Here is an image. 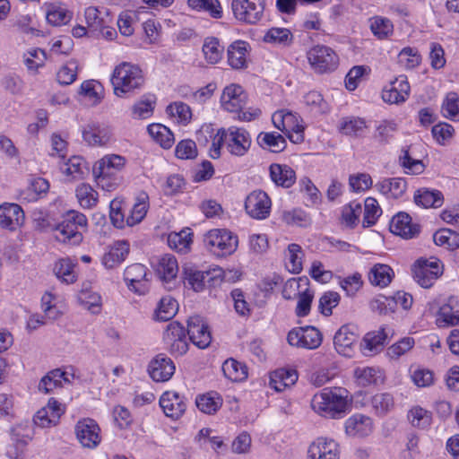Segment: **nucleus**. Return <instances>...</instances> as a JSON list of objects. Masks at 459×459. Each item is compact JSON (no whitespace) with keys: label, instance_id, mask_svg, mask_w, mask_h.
Wrapping results in <instances>:
<instances>
[{"label":"nucleus","instance_id":"nucleus-1","mask_svg":"<svg viewBox=\"0 0 459 459\" xmlns=\"http://www.w3.org/2000/svg\"><path fill=\"white\" fill-rule=\"evenodd\" d=\"M195 138L204 145H206L211 138L209 156L213 160L221 157L222 147L232 156L243 157L249 152L252 144L251 134L246 128L237 126L221 127L214 132L212 125H204L196 131Z\"/></svg>","mask_w":459,"mask_h":459},{"label":"nucleus","instance_id":"nucleus-2","mask_svg":"<svg viewBox=\"0 0 459 459\" xmlns=\"http://www.w3.org/2000/svg\"><path fill=\"white\" fill-rule=\"evenodd\" d=\"M351 401L350 392L346 388L324 387L314 394L311 407L321 417L338 420L348 412Z\"/></svg>","mask_w":459,"mask_h":459},{"label":"nucleus","instance_id":"nucleus-3","mask_svg":"<svg viewBox=\"0 0 459 459\" xmlns=\"http://www.w3.org/2000/svg\"><path fill=\"white\" fill-rule=\"evenodd\" d=\"M126 157L109 153L98 160L92 169L96 184L103 190L110 192L115 190L121 182L120 173L126 168Z\"/></svg>","mask_w":459,"mask_h":459},{"label":"nucleus","instance_id":"nucleus-4","mask_svg":"<svg viewBox=\"0 0 459 459\" xmlns=\"http://www.w3.org/2000/svg\"><path fill=\"white\" fill-rule=\"evenodd\" d=\"M248 100V96L239 84L231 83L226 86L221 95V108L227 112L236 114V119L240 122H251L257 119L262 111L257 107H249L244 109Z\"/></svg>","mask_w":459,"mask_h":459},{"label":"nucleus","instance_id":"nucleus-5","mask_svg":"<svg viewBox=\"0 0 459 459\" xmlns=\"http://www.w3.org/2000/svg\"><path fill=\"white\" fill-rule=\"evenodd\" d=\"M110 82L114 94L124 98L140 90L145 82L144 74L139 65L122 62L115 66Z\"/></svg>","mask_w":459,"mask_h":459},{"label":"nucleus","instance_id":"nucleus-6","mask_svg":"<svg viewBox=\"0 0 459 459\" xmlns=\"http://www.w3.org/2000/svg\"><path fill=\"white\" fill-rule=\"evenodd\" d=\"M88 226L87 217L76 211L69 210L56 225V238L62 243L77 246L82 243L83 237L82 230Z\"/></svg>","mask_w":459,"mask_h":459},{"label":"nucleus","instance_id":"nucleus-7","mask_svg":"<svg viewBox=\"0 0 459 459\" xmlns=\"http://www.w3.org/2000/svg\"><path fill=\"white\" fill-rule=\"evenodd\" d=\"M205 248L216 257H227L233 255L238 247L237 234L225 228L209 230L204 235Z\"/></svg>","mask_w":459,"mask_h":459},{"label":"nucleus","instance_id":"nucleus-8","mask_svg":"<svg viewBox=\"0 0 459 459\" xmlns=\"http://www.w3.org/2000/svg\"><path fill=\"white\" fill-rule=\"evenodd\" d=\"M306 57L311 70L316 74H327L337 70L340 58L337 52L329 46L316 44L306 53Z\"/></svg>","mask_w":459,"mask_h":459},{"label":"nucleus","instance_id":"nucleus-9","mask_svg":"<svg viewBox=\"0 0 459 459\" xmlns=\"http://www.w3.org/2000/svg\"><path fill=\"white\" fill-rule=\"evenodd\" d=\"M272 122L291 143L299 144L304 142L305 126L299 114L285 108L280 109L273 114Z\"/></svg>","mask_w":459,"mask_h":459},{"label":"nucleus","instance_id":"nucleus-10","mask_svg":"<svg viewBox=\"0 0 459 459\" xmlns=\"http://www.w3.org/2000/svg\"><path fill=\"white\" fill-rule=\"evenodd\" d=\"M165 349L175 357L185 355L189 349L186 328L178 321L169 322L162 334Z\"/></svg>","mask_w":459,"mask_h":459},{"label":"nucleus","instance_id":"nucleus-11","mask_svg":"<svg viewBox=\"0 0 459 459\" xmlns=\"http://www.w3.org/2000/svg\"><path fill=\"white\" fill-rule=\"evenodd\" d=\"M265 4V0H232L231 9L238 22L256 24L264 17Z\"/></svg>","mask_w":459,"mask_h":459},{"label":"nucleus","instance_id":"nucleus-12","mask_svg":"<svg viewBox=\"0 0 459 459\" xmlns=\"http://www.w3.org/2000/svg\"><path fill=\"white\" fill-rule=\"evenodd\" d=\"M290 346L315 350L323 342V333L316 326L307 325L291 329L287 335Z\"/></svg>","mask_w":459,"mask_h":459},{"label":"nucleus","instance_id":"nucleus-13","mask_svg":"<svg viewBox=\"0 0 459 459\" xmlns=\"http://www.w3.org/2000/svg\"><path fill=\"white\" fill-rule=\"evenodd\" d=\"M413 279L422 288H430L443 273V265L438 260L418 259L411 268Z\"/></svg>","mask_w":459,"mask_h":459},{"label":"nucleus","instance_id":"nucleus-14","mask_svg":"<svg viewBox=\"0 0 459 459\" xmlns=\"http://www.w3.org/2000/svg\"><path fill=\"white\" fill-rule=\"evenodd\" d=\"M66 411V405L56 398L48 399V403L33 416V423L41 429H50L59 424L61 417Z\"/></svg>","mask_w":459,"mask_h":459},{"label":"nucleus","instance_id":"nucleus-15","mask_svg":"<svg viewBox=\"0 0 459 459\" xmlns=\"http://www.w3.org/2000/svg\"><path fill=\"white\" fill-rule=\"evenodd\" d=\"M186 333L188 340L198 349H206L212 342V336L210 326L201 316L195 315L189 316Z\"/></svg>","mask_w":459,"mask_h":459},{"label":"nucleus","instance_id":"nucleus-16","mask_svg":"<svg viewBox=\"0 0 459 459\" xmlns=\"http://www.w3.org/2000/svg\"><path fill=\"white\" fill-rule=\"evenodd\" d=\"M148 268L143 264H133L124 271V281L128 289L138 295H144L150 290Z\"/></svg>","mask_w":459,"mask_h":459},{"label":"nucleus","instance_id":"nucleus-17","mask_svg":"<svg viewBox=\"0 0 459 459\" xmlns=\"http://www.w3.org/2000/svg\"><path fill=\"white\" fill-rule=\"evenodd\" d=\"M358 327L352 324L342 325L333 336L335 351L344 357H351L359 341Z\"/></svg>","mask_w":459,"mask_h":459},{"label":"nucleus","instance_id":"nucleus-18","mask_svg":"<svg viewBox=\"0 0 459 459\" xmlns=\"http://www.w3.org/2000/svg\"><path fill=\"white\" fill-rule=\"evenodd\" d=\"M411 86L408 78L404 74L398 75L386 84L381 93L384 102L399 105L405 102L410 96Z\"/></svg>","mask_w":459,"mask_h":459},{"label":"nucleus","instance_id":"nucleus-19","mask_svg":"<svg viewBox=\"0 0 459 459\" xmlns=\"http://www.w3.org/2000/svg\"><path fill=\"white\" fill-rule=\"evenodd\" d=\"M75 435L79 443L86 448H96L101 442L100 428L91 418H84L77 421Z\"/></svg>","mask_w":459,"mask_h":459},{"label":"nucleus","instance_id":"nucleus-20","mask_svg":"<svg viewBox=\"0 0 459 459\" xmlns=\"http://www.w3.org/2000/svg\"><path fill=\"white\" fill-rule=\"evenodd\" d=\"M375 188L387 200L405 201L408 198V183L404 178H381L376 183Z\"/></svg>","mask_w":459,"mask_h":459},{"label":"nucleus","instance_id":"nucleus-21","mask_svg":"<svg viewBox=\"0 0 459 459\" xmlns=\"http://www.w3.org/2000/svg\"><path fill=\"white\" fill-rule=\"evenodd\" d=\"M341 448L333 438L318 437L313 440L307 453V459H340Z\"/></svg>","mask_w":459,"mask_h":459},{"label":"nucleus","instance_id":"nucleus-22","mask_svg":"<svg viewBox=\"0 0 459 459\" xmlns=\"http://www.w3.org/2000/svg\"><path fill=\"white\" fill-rule=\"evenodd\" d=\"M271 207L272 201L270 197L262 190L251 192L245 201L247 213L256 220H264L269 217Z\"/></svg>","mask_w":459,"mask_h":459},{"label":"nucleus","instance_id":"nucleus-23","mask_svg":"<svg viewBox=\"0 0 459 459\" xmlns=\"http://www.w3.org/2000/svg\"><path fill=\"white\" fill-rule=\"evenodd\" d=\"M389 229L393 234L404 239L413 238L420 232V225L414 222L411 215L405 212H399L393 216Z\"/></svg>","mask_w":459,"mask_h":459},{"label":"nucleus","instance_id":"nucleus-24","mask_svg":"<svg viewBox=\"0 0 459 459\" xmlns=\"http://www.w3.org/2000/svg\"><path fill=\"white\" fill-rule=\"evenodd\" d=\"M155 275L165 285L169 284L177 279L179 267L177 258L171 254H165L152 263Z\"/></svg>","mask_w":459,"mask_h":459},{"label":"nucleus","instance_id":"nucleus-25","mask_svg":"<svg viewBox=\"0 0 459 459\" xmlns=\"http://www.w3.org/2000/svg\"><path fill=\"white\" fill-rule=\"evenodd\" d=\"M49 182L41 178L32 176L25 188L19 192L18 199L22 203H34L44 198L49 190Z\"/></svg>","mask_w":459,"mask_h":459},{"label":"nucleus","instance_id":"nucleus-26","mask_svg":"<svg viewBox=\"0 0 459 459\" xmlns=\"http://www.w3.org/2000/svg\"><path fill=\"white\" fill-rule=\"evenodd\" d=\"M176 370L173 360L164 354L157 355L149 364L148 372L155 382H167Z\"/></svg>","mask_w":459,"mask_h":459},{"label":"nucleus","instance_id":"nucleus-27","mask_svg":"<svg viewBox=\"0 0 459 459\" xmlns=\"http://www.w3.org/2000/svg\"><path fill=\"white\" fill-rule=\"evenodd\" d=\"M250 51L251 47L247 41L242 39L233 41L227 49L229 65L236 70L247 68Z\"/></svg>","mask_w":459,"mask_h":459},{"label":"nucleus","instance_id":"nucleus-28","mask_svg":"<svg viewBox=\"0 0 459 459\" xmlns=\"http://www.w3.org/2000/svg\"><path fill=\"white\" fill-rule=\"evenodd\" d=\"M159 403L164 414L173 420L179 419L186 409L184 397L174 391L164 392L160 398Z\"/></svg>","mask_w":459,"mask_h":459},{"label":"nucleus","instance_id":"nucleus-29","mask_svg":"<svg viewBox=\"0 0 459 459\" xmlns=\"http://www.w3.org/2000/svg\"><path fill=\"white\" fill-rule=\"evenodd\" d=\"M221 279L213 276L210 272H203L193 268L184 269V284L195 292L203 291L206 282L210 285H215L221 283Z\"/></svg>","mask_w":459,"mask_h":459},{"label":"nucleus","instance_id":"nucleus-30","mask_svg":"<svg viewBox=\"0 0 459 459\" xmlns=\"http://www.w3.org/2000/svg\"><path fill=\"white\" fill-rule=\"evenodd\" d=\"M82 134L83 141L90 146H105L112 138L110 127L98 123L88 124Z\"/></svg>","mask_w":459,"mask_h":459},{"label":"nucleus","instance_id":"nucleus-31","mask_svg":"<svg viewBox=\"0 0 459 459\" xmlns=\"http://www.w3.org/2000/svg\"><path fill=\"white\" fill-rule=\"evenodd\" d=\"M25 215L17 204L4 203L0 204V227L14 230L24 222Z\"/></svg>","mask_w":459,"mask_h":459},{"label":"nucleus","instance_id":"nucleus-32","mask_svg":"<svg viewBox=\"0 0 459 459\" xmlns=\"http://www.w3.org/2000/svg\"><path fill=\"white\" fill-rule=\"evenodd\" d=\"M345 432L353 437H365L369 436L374 429L370 417L360 413H355L344 422Z\"/></svg>","mask_w":459,"mask_h":459},{"label":"nucleus","instance_id":"nucleus-33","mask_svg":"<svg viewBox=\"0 0 459 459\" xmlns=\"http://www.w3.org/2000/svg\"><path fill=\"white\" fill-rule=\"evenodd\" d=\"M129 251L130 245L128 241H116L102 256V264L108 269L116 268L126 259Z\"/></svg>","mask_w":459,"mask_h":459},{"label":"nucleus","instance_id":"nucleus-34","mask_svg":"<svg viewBox=\"0 0 459 459\" xmlns=\"http://www.w3.org/2000/svg\"><path fill=\"white\" fill-rule=\"evenodd\" d=\"M271 180L283 188H290L296 183V172L287 164L273 163L269 167Z\"/></svg>","mask_w":459,"mask_h":459},{"label":"nucleus","instance_id":"nucleus-35","mask_svg":"<svg viewBox=\"0 0 459 459\" xmlns=\"http://www.w3.org/2000/svg\"><path fill=\"white\" fill-rule=\"evenodd\" d=\"M150 208L149 195L145 191L139 192L134 203L126 215L127 226L133 227L140 223L146 216Z\"/></svg>","mask_w":459,"mask_h":459},{"label":"nucleus","instance_id":"nucleus-36","mask_svg":"<svg viewBox=\"0 0 459 459\" xmlns=\"http://www.w3.org/2000/svg\"><path fill=\"white\" fill-rule=\"evenodd\" d=\"M368 126L365 118L355 116L344 117L340 120L338 130L346 136L361 137Z\"/></svg>","mask_w":459,"mask_h":459},{"label":"nucleus","instance_id":"nucleus-37","mask_svg":"<svg viewBox=\"0 0 459 459\" xmlns=\"http://www.w3.org/2000/svg\"><path fill=\"white\" fill-rule=\"evenodd\" d=\"M398 161L403 173L407 175H420L426 169L423 161L413 156L411 146H406L401 150Z\"/></svg>","mask_w":459,"mask_h":459},{"label":"nucleus","instance_id":"nucleus-38","mask_svg":"<svg viewBox=\"0 0 459 459\" xmlns=\"http://www.w3.org/2000/svg\"><path fill=\"white\" fill-rule=\"evenodd\" d=\"M298 373L295 369L278 368L270 375V387L277 392H282L293 385L298 380Z\"/></svg>","mask_w":459,"mask_h":459},{"label":"nucleus","instance_id":"nucleus-39","mask_svg":"<svg viewBox=\"0 0 459 459\" xmlns=\"http://www.w3.org/2000/svg\"><path fill=\"white\" fill-rule=\"evenodd\" d=\"M368 278L371 285L385 288L392 282L394 272L388 264H375L368 271Z\"/></svg>","mask_w":459,"mask_h":459},{"label":"nucleus","instance_id":"nucleus-40","mask_svg":"<svg viewBox=\"0 0 459 459\" xmlns=\"http://www.w3.org/2000/svg\"><path fill=\"white\" fill-rule=\"evenodd\" d=\"M387 339L388 333L386 332V328L381 326L379 329L370 331L364 335L361 342V348L366 354L367 351L370 353L377 352L384 348Z\"/></svg>","mask_w":459,"mask_h":459},{"label":"nucleus","instance_id":"nucleus-41","mask_svg":"<svg viewBox=\"0 0 459 459\" xmlns=\"http://www.w3.org/2000/svg\"><path fill=\"white\" fill-rule=\"evenodd\" d=\"M193 236L190 228H185L179 232H170L168 236V245L178 253L186 254L191 250Z\"/></svg>","mask_w":459,"mask_h":459},{"label":"nucleus","instance_id":"nucleus-42","mask_svg":"<svg viewBox=\"0 0 459 459\" xmlns=\"http://www.w3.org/2000/svg\"><path fill=\"white\" fill-rule=\"evenodd\" d=\"M293 39V33L290 29L281 27L269 28L263 36L264 43L282 48L290 46Z\"/></svg>","mask_w":459,"mask_h":459},{"label":"nucleus","instance_id":"nucleus-43","mask_svg":"<svg viewBox=\"0 0 459 459\" xmlns=\"http://www.w3.org/2000/svg\"><path fill=\"white\" fill-rule=\"evenodd\" d=\"M65 383H70L67 373L60 368H56L41 378L39 389L45 394H48L54 392L56 388H61Z\"/></svg>","mask_w":459,"mask_h":459},{"label":"nucleus","instance_id":"nucleus-44","mask_svg":"<svg viewBox=\"0 0 459 459\" xmlns=\"http://www.w3.org/2000/svg\"><path fill=\"white\" fill-rule=\"evenodd\" d=\"M61 170L66 180L74 181L82 179L88 171V168L82 157L73 156L65 163Z\"/></svg>","mask_w":459,"mask_h":459},{"label":"nucleus","instance_id":"nucleus-45","mask_svg":"<svg viewBox=\"0 0 459 459\" xmlns=\"http://www.w3.org/2000/svg\"><path fill=\"white\" fill-rule=\"evenodd\" d=\"M256 140L263 149L275 153L283 152L287 147L285 138L277 132H261Z\"/></svg>","mask_w":459,"mask_h":459},{"label":"nucleus","instance_id":"nucleus-46","mask_svg":"<svg viewBox=\"0 0 459 459\" xmlns=\"http://www.w3.org/2000/svg\"><path fill=\"white\" fill-rule=\"evenodd\" d=\"M75 197L84 210L92 209L99 203V193L89 183H81L76 186Z\"/></svg>","mask_w":459,"mask_h":459},{"label":"nucleus","instance_id":"nucleus-47","mask_svg":"<svg viewBox=\"0 0 459 459\" xmlns=\"http://www.w3.org/2000/svg\"><path fill=\"white\" fill-rule=\"evenodd\" d=\"M221 369L224 377L232 382H242L248 376L247 365L233 358L227 359L223 362Z\"/></svg>","mask_w":459,"mask_h":459},{"label":"nucleus","instance_id":"nucleus-48","mask_svg":"<svg viewBox=\"0 0 459 459\" xmlns=\"http://www.w3.org/2000/svg\"><path fill=\"white\" fill-rule=\"evenodd\" d=\"M151 137L163 149H170L175 143L172 131L162 124H151L147 127Z\"/></svg>","mask_w":459,"mask_h":459},{"label":"nucleus","instance_id":"nucleus-49","mask_svg":"<svg viewBox=\"0 0 459 459\" xmlns=\"http://www.w3.org/2000/svg\"><path fill=\"white\" fill-rule=\"evenodd\" d=\"M368 23L370 31L379 40L387 39L394 33L393 22L386 17L375 15L369 18Z\"/></svg>","mask_w":459,"mask_h":459},{"label":"nucleus","instance_id":"nucleus-50","mask_svg":"<svg viewBox=\"0 0 459 459\" xmlns=\"http://www.w3.org/2000/svg\"><path fill=\"white\" fill-rule=\"evenodd\" d=\"M73 18V13L61 4L51 3L47 7L46 19L52 26H63Z\"/></svg>","mask_w":459,"mask_h":459},{"label":"nucleus","instance_id":"nucleus-51","mask_svg":"<svg viewBox=\"0 0 459 459\" xmlns=\"http://www.w3.org/2000/svg\"><path fill=\"white\" fill-rule=\"evenodd\" d=\"M108 13L104 15L103 12L95 6H89L84 10L87 28L92 31H102L104 29H108Z\"/></svg>","mask_w":459,"mask_h":459},{"label":"nucleus","instance_id":"nucleus-52","mask_svg":"<svg viewBox=\"0 0 459 459\" xmlns=\"http://www.w3.org/2000/svg\"><path fill=\"white\" fill-rule=\"evenodd\" d=\"M187 6L195 12H204L212 18L221 19L223 16L222 6L219 0H187Z\"/></svg>","mask_w":459,"mask_h":459},{"label":"nucleus","instance_id":"nucleus-53","mask_svg":"<svg viewBox=\"0 0 459 459\" xmlns=\"http://www.w3.org/2000/svg\"><path fill=\"white\" fill-rule=\"evenodd\" d=\"M453 298L448 299V302L442 305L437 313V324L440 327L459 325V309L455 310Z\"/></svg>","mask_w":459,"mask_h":459},{"label":"nucleus","instance_id":"nucleus-54","mask_svg":"<svg viewBox=\"0 0 459 459\" xmlns=\"http://www.w3.org/2000/svg\"><path fill=\"white\" fill-rule=\"evenodd\" d=\"M178 309L177 300L171 296H165L159 301L153 317L156 321H169L175 316Z\"/></svg>","mask_w":459,"mask_h":459},{"label":"nucleus","instance_id":"nucleus-55","mask_svg":"<svg viewBox=\"0 0 459 459\" xmlns=\"http://www.w3.org/2000/svg\"><path fill=\"white\" fill-rule=\"evenodd\" d=\"M414 201L424 208H438L444 203L443 194L439 190H418Z\"/></svg>","mask_w":459,"mask_h":459},{"label":"nucleus","instance_id":"nucleus-56","mask_svg":"<svg viewBox=\"0 0 459 459\" xmlns=\"http://www.w3.org/2000/svg\"><path fill=\"white\" fill-rule=\"evenodd\" d=\"M407 419L414 428L426 429L432 423V412L420 405H415L408 411Z\"/></svg>","mask_w":459,"mask_h":459},{"label":"nucleus","instance_id":"nucleus-57","mask_svg":"<svg viewBox=\"0 0 459 459\" xmlns=\"http://www.w3.org/2000/svg\"><path fill=\"white\" fill-rule=\"evenodd\" d=\"M76 264L70 258H60L54 264V273L56 276L63 282L67 284L74 283L76 281V273L74 271Z\"/></svg>","mask_w":459,"mask_h":459},{"label":"nucleus","instance_id":"nucleus-58","mask_svg":"<svg viewBox=\"0 0 459 459\" xmlns=\"http://www.w3.org/2000/svg\"><path fill=\"white\" fill-rule=\"evenodd\" d=\"M202 50L206 62L215 65L221 60L224 47L221 45L219 39L208 37L204 39Z\"/></svg>","mask_w":459,"mask_h":459},{"label":"nucleus","instance_id":"nucleus-59","mask_svg":"<svg viewBox=\"0 0 459 459\" xmlns=\"http://www.w3.org/2000/svg\"><path fill=\"white\" fill-rule=\"evenodd\" d=\"M304 253L302 247L296 243H291L287 247L286 267L291 273L298 274L303 269Z\"/></svg>","mask_w":459,"mask_h":459},{"label":"nucleus","instance_id":"nucleus-60","mask_svg":"<svg viewBox=\"0 0 459 459\" xmlns=\"http://www.w3.org/2000/svg\"><path fill=\"white\" fill-rule=\"evenodd\" d=\"M306 287H309V280L307 277L290 278L282 287V297L287 300L296 299Z\"/></svg>","mask_w":459,"mask_h":459},{"label":"nucleus","instance_id":"nucleus-61","mask_svg":"<svg viewBox=\"0 0 459 459\" xmlns=\"http://www.w3.org/2000/svg\"><path fill=\"white\" fill-rule=\"evenodd\" d=\"M79 64L76 59L66 61L56 72V81L60 85H70L78 76Z\"/></svg>","mask_w":459,"mask_h":459},{"label":"nucleus","instance_id":"nucleus-62","mask_svg":"<svg viewBox=\"0 0 459 459\" xmlns=\"http://www.w3.org/2000/svg\"><path fill=\"white\" fill-rule=\"evenodd\" d=\"M195 403L201 411L212 414L221 408L222 399L217 393L210 392L197 396Z\"/></svg>","mask_w":459,"mask_h":459},{"label":"nucleus","instance_id":"nucleus-63","mask_svg":"<svg viewBox=\"0 0 459 459\" xmlns=\"http://www.w3.org/2000/svg\"><path fill=\"white\" fill-rule=\"evenodd\" d=\"M443 116L452 121H459V96L455 91H449L446 94L442 105Z\"/></svg>","mask_w":459,"mask_h":459},{"label":"nucleus","instance_id":"nucleus-64","mask_svg":"<svg viewBox=\"0 0 459 459\" xmlns=\"http://www.w3.org/2000/svg\"><path fill=\"white\" fill-rule=\"evenodd\" d=\"M433 240L437 246L447 249L459 247V233L450 229H440L433 235Z\"/></svg>","mask_w":459,"mask_h":459}]
</instances>
